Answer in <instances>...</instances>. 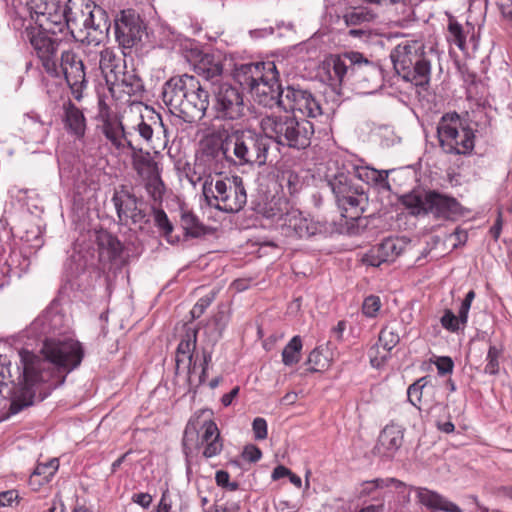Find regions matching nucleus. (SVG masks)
Returning a JSON list of instances; mask_svg holds the SVG:
<instances>
[{
    "mask_svg": "<svg viewBox=\"0 0 512 512\" xmlns=\"http://www.w3.org/2000/svg\"><path fill=\"white\" fill-rule=\"evenodd\" d=\"M162 100L170 112L186 122L200 120L209 106V93L193 75L183 74L165 82Z\"/></svg>",
    "mask_w": 512,
    "mask_h": 512,
    "instance_id": "nucleus-1",
    "label": "nucleus"
},
{
    "mask_svg": "<svg viewBox=\"0 0 512 512\" xmlns=\"http://www.w3.org/2000/svg\"><path fill=\"white\" fill-rule=\"evenodd\" d=\"M234 79L248 89L259 105L280 107L285 88L279 83V73L272 61L245 63L234 69Z\"/></svg>",
    "mask_w": 512,
    "mask_h": 512,
    "instance_id": "nucleus-2",
    "label": "nucleus"
},
{
    "mask_svg": "<svg viewBox=\"0 0 512 512\" xmlns=\"http://www.w3.org/2000/svg\"><path fill=\"white\" fill-rule=\"evenodd\" d=\"M328 73L332 80L339 83L347 78L361 94H373L383 84L381 68L356 51L332 57L328 63Z\"/></svg>",
    "mask_w": 512,
    "mask_h": 512,
    "instance_id": "nucleus-3",
    "label": "nucleus"
},
{
    "mask_svg": "<svg viewBox=\"0 0 512 512\" xmlns=\"http://www.w3.org/2000/svg\"><path fill=\"white\" fill-rule=\"evenodd\" d=\"M44 362L42 370L48 372L49 378L42 382L53 380L49 388L62 385L66 376L76 369L82 362L84 350L81 343L73 338H47L40 350Z\"/></svg>",
    "mask_w": 512,
    "mask_h": 512,
    "instance_id": "nucleus-4",
    "label": "nucleus"
},
{
    "mask_svg": "<svg viewBox=\"0 0 512 512\" xmlns=\"http://www.w3.org/2000/svg\"><path fill=\"white\" fill-rule=\"evenodd\" d=\"M264 216L274 220L282 235L291 239H310L328 231L326 222L316 220L290 206L283 197H273L266 204Z\"/></svg>",
    "mask_w": 512,
    "mask_h": 512,
    "instance_id": "nucleus-5",
    "label": "nucleus"
},
{
    "mask_svg": "<svg viewBox=\"0 0 512 512\" xmlns=\"http://www.w3.org/2000/svg\"><path fill=\"white\" fill-rule=\"evenodd\" d=\"M401 203L413 216L431 214L436 219L455 220L464 215L457 199L435 190H413L401 197Z\"/></svg>",
    "mask_w": 512,
    "mask_h": 512,
    "instance_id": "nucleus-6",
    "label": "nucleus"
},
{
    "mask_svg": "<svg viewBox=\"0 0 512 512\" xmlns=\"http://www.w3.org/2000/svg\"><path fill=\"white\" fill-rule=\"evenodd\" d=\"M228 147L235 164L262 166L267 162L270 141L265 134L251 129H237L228 133Z\"/></svg>",
    "mask_w": 512,
    "mask_h": 512,
    "instance_id": "nucleus-7",
    "label": "nucleus"
},
{
    "mask_svg": "<svg viewBox=\"0 0 512 512\" xmlns=\"http://www.w3.org/2000/svg\"><path fill=\"white\" fill-rule=\"evenodd\" d=\"M202 194L210 207L225 213L239 212L247 202L243 181L238 176L206 182L202 184Z\"/></svg>",
    "mask_w": 512,
    "mask_h": 512,
    "instance_id": "nucleus-8",
    "label": "nucleus"
},
{
    "mask_svg": "<svg viewBox=\"0 0 512 512\" xmlns=\"http://www.w3.org/2000/svg\"><path fill=\"white\" fill-rule=\"evenodd\" d=\"M440 147L447 154L469 155L475 147V134L457 113L443 115L437 126Z\"/></svg>",
    "mask_w": 512,
    "mask_h": 512,
    "instance_id": "nucleus-9",
    "label": "nucleus"
},
{
    "mask_svg": "<svg viewBox=\"0 0 512 512\" xmlns=\"http://www.w3.org/2000/svg\"><path fill=\"white\" fill-rule=\"evenodd\" d=\"M210 415V411H201L188 422L183 436L184 451L190 449L197 434L196 446L203 447L204 457L211 458L221 453L223 442L220 431Z\"/></svg>",
    "mask_w": 512,
    "mask_h": 512,
    "instance_id": "nucleus-10",
    "label": "nucleus"
},
{
    "mask_svg": "<svg viewBox=\"0 0 512 512\" xmlns=\"http://www.w3.org/2000/svg\"><path fill=\"white\" fill-rule=\"evenodd\" d=\"M103 131L111 144L120 151L137 147L138 140L147 142V146L152 144L153 128L144 121L141 114L137 115L132 124H123L120 121L105 122Z\"/></svg>",
    "mask_w": 512,
    "mask_h": 512,
    "instance_id": "nucleus-11",
    "label": "nucleus"
},
{
    "mask_svg": "<svg viewBox=\"0 0 512 512\" xmlns=\"http://www.w3.org/2000/svg\"><path fill=\"white\" fill-rule=\"evenodd\" d=\"M25 38L30 42L45 72L49 75L57 74V63L60 60L59 52L63 48V41L52 30L37 27H26Z\"/></svg>",
    "mask_w": 512,
    "mask_h": 512,
    "instance_id": "nucleus-12",
    "label": "nucleus"
},
{
    "mask_svg": "<svg viewBox=\"0 0 512 512\" xmlns=\"http://www.w3.org/2000/svg\"><path fill=\"white\" fill-rule=\"evenodd\" d=\"M228 132L216 130L200 141V149L196 157L208 165L215 175L222 173L224 161H231L232 155L228 147Z\"/></svg>",
    "mask_w": 512,
    "mask_h": 512,
    "instance_id": "nucleus-13",
    "label": "nucleus"
},
{
    "mask_svg": "<svg viewBox=\"0 0 512 512\" xmlns=\"http://www.w3.org/2000/svg\"><path fill=\"white\" fill-rule=\"evenodd\" d=\"M242 92L229 83L217 84L213 88L212 109L215 117L224 120H237L244 114Z\"/></svg>",
    "mask_w": 512,
    "mask_h": 512,
    "instance_id": "nucleus-14",
    "label": "nucleus"
},
{
    "mask_svg": "<svg viewBox=\"0 0 512 512\" xmlns=\"http://www.w3.org/2000/svg\"><path fill=\"white\" fill-rule=\"evenodd\" d=\"M144 145H147V142L138 140V146L130 148L132 151V165L139 177L145 182L148 193L154 199H157L162 195L163 182L160 178L157 163L149 152L143 150Z\"/></svg>",
    "mask_w": 512,
    "mask_h": 512,
    "instance_id": "nucleus-15",
    "label": "nucleus"
},
{
    "mask_svg": "<svg viewBox=\"0 0 512 512\" xmlns=\"http://www.w3.org/2000/svg\"><path fill=\"white\" fill-rule=\"evenodd\" d=\"M27 5L36 15L37 28L52 30L53 34L66 28V4L62 6L58 0H28Z\"/></svg>",
    "mask_w": 512,
    "mask_h": 512,
    "instance_id": "nucleus-16",
    "label": "nucleus"
},
{
    "mask_svg": "<svg viewBox=\"0 0 512 512\" xmlns=\"http://www.w3.org/2000/svg\"><path fill=\"white\" fill-rule=\"evenodd\" d=\"M52 77L64 76L74 98L82 99L83 90L87 87L85 68L82 60L73 50H62L57 63V74Z\"/></svg>",
    "mask_w": 512,
    "mask_h": 512,
    "instance_id": "nucleus-17",
    "label": "nucleus"
},
{
    "mask_svg": "<svg viewBox=\"0 0 512 512\" xmlns=\"http://www.w3.org/2000/svg\"><path fill=\"white\" fill-rule=\"evenodd\" d=\"M280 107L285 111L298 112L307 118L322 115L320 102L312 92L296 86L285 88Z\"/></svg>",
    "mask_w": 512,
    "mask_h": 512,
    "instance_id": "nucleus-18",
    "label": "nucleus"
},
{
    "mask_svg": "<svg viewBox=\"0 0 512 512\" xmlns=\"http://www.w3.org/2000/svg\"><path fill=\"white\" fill-rule=\"evenodd\" d=\"M115 37L123 49L137 45L145 32L144 23L133 10H123L115 19Z\"/></svg>",
    "mask_w": 512,
    "mask_h": 512,
    "instance_id": "nucleus-19",
    "label": "nucleus"
},
{
    "mask_svg": "<svg viewBox=\"0 0 512 512\" xmlns=\"http://www.w3.org/2000/svg\"><path fill=\"white\" fill-rule=\"evenodd\" d=\"M294 118L295 115L290 114L267 115L261 119L260 127L269 141L273 139L277 144L287 147Z\"/></svg>",
    "mask_w": 512,
    "mask_h": 512,
    "instance_id": "nucleus-20",
    "label": "nucleus"
},
{
    "mask_svg": "<svg viewBox=\"0 0 512 512\" xmlns=\"http://www.w3.org/2000/svg\"><path fill=\"white\" fill-rule=\"evenodd\" d=\"M85 20L82 22V27L86 32L83 42L88 44H99L109 29V21L107 12L100 6L93 4L90 8H85Z\"/></svg>",
    "mask_w": 512,
    "mask_h": 512,
    "instance_id": "nucleus-21",
    "label": "nucleus"
},
{
    "mask_svg": "<svg viewBox=\"0 0 512 512\" xmlns=\"http://www.w3.org/2000/svg\"><path fill=\"white\" fill-rule=\"evenodd\" d=\"M112 203L121 224L126 225L129 221L134 224L145 221L146 214L138 207L137 198L127 190L122 189L115 191L112 197Z\"/></svg>",
    "mask_w": 512,
    "mask_h": 512,
    "instance_id": "nucleus-22",
    "label": "nucleus"
},
{
    "mask_svg": "<svg viewBox=\"0 0 512 512\" xmlns=\"http://www.w3.org/2000/svg\"><path fill=\"white\" fill-rule=\"evenodd\" d=\"M415 492L416 501L419 505L430 512H463V510L454 502L437 491L426 487H408Z\"/></svg>",
    "mask_w": 512,
    "mask_h": 512,
    "instance_id": "nucleus-23",
    "label": "nucleus"
},
{
    "mask_svg": "<svg viewBox=\"0 0 512 512\" xmlns=\"http://www.w3.org/2000/svg\"><path fill=\"white\" fill-rule=\"evenodd\" d=\"M400 336L394 326H385L379 334L378 342L369 351L370 362L379 368L389 358L391 350L399 343Z\"/></svg>",
    "mask_w": 512,
    "mask_h": 512,
    "instance_id": "nucleus-24",
    "label": "nucleus"
},
{
    "mask_svg": "<svg viewBox=\"0 0 512 512\" xmlns=\"http://www.w3.org/2000/svg\"><path fill=\"white\" fill-rule=\"evenodd\" d=\"M212 356L209 352H203L202 360L197 363L194 355H184L176 351V370H180L181 365L188 369V382L190 385L199 387L206 380V371Z\"/></svg>",
    "mask_w": 512,
    "mask_h": 512,
    "instance_id": "nucleus-25",
    "label": "nucleus"
},
{
    "mask_svg": "<svg viewBox=\"0 0 512 512\" xmlns=\"http://www.w3.org/2000/svg\"><path fill=\"white\" fill-rule=\"evenodd\" d=\"M403 430L396 425H387L381 431L374 452L378 456L386 459L394 457L403 443Z\"/></svg>",
    "mask_w": 512,
    "mask_h": 512,
    "instance_id": "nucleus-26",
    "label": "nucleus"
},
{
    "mask_svg": "<svg viewBox=\"0 0 512 512\" xmlns=\"http://www.w3.org/2000/svg\"><path fill=\"white\" fill-rule=\"evenodd\" d=\"M111 95L116 99H122L124 96L136 95L143 90V84L140 77L134 70H125L108 84Z\"/></svg>",
    "mask_w": 512,
    "mask_h": 512,
    "instance_id": "nucleus-27",
    "label": "nucleus"
},
{
    "mask_svg": "<svg viewBox=\"0 0 512 512\" xmlns=\"http://www.w3.org/2000/svg\"><path fill=\"white\" fill-rule=\"evenodd\" d=\"M436 392L437 387L427 377H422L408 387L407 397L420 410L422 406L436 401Z\"/></svg>",
    "mask_w": 512,
    "mask_h": 512,
    "instance_id": "nucleus-28",
    "label": "nucleus"
},
{
    "mask_svg": "<svg viewBox=\"0 0 512 512\" xmlns=\"http://www.w3.org/2000/svg\"><path fill=\"white\" fill-rule=\"evenodd\" d=\"M399 253L396 240L389 238L366 252L362 262L368 266L379 267L382 263L393 261Z\"/></svg>",
    "mask_w": 512,
    "mask_h": 512,
    "instance_id": "nucleus-29",
    "label": "nucleus"
},
{
    "mask_svg": "<svg viewBox=\"0 0 512 512\" xmlns=\"http://www.w3.org/2000/svg\"><path fill=\"white\" fill-rule=\"evenodd\" d=\"M125 58L111 48H105L100 52L99 68L107 85L119 76L126 68Z\"/></svg>",
    "mask_w": 512,
    "mask_h": 512,
    "instance_id": "nucleus-30",
    "label": "nucleus"
},
{
    "mask_svg": "<svg viewBox=\"0 0 512 512\" xmlns=\"http://www.w3.org/2000/svg\"><path fill=\"white\" fill-rule=\"evenodd\" d=\"M314 132V125L311 121L308 119H298L295 116L287 147L297 150L306 149L311 144Z\"/></svg>",
    "mask_w": 512,
    "mask_h": 512,
    "instance_id": "nucleus-31",
    "label": "nucleus"
},
{
    "mask_svg": "<svg viewBox=\"0 0 512 512\" xmlns=\"http://www.w3.org/2000/svg\"><path fill=\"white\" fill-rule=\"evenodd\" d=\"M63 123L66 131L77 139L84 136L86 131V118L80 108L68 101L63 105Z\"/></svg>",
    "mask_w": 512,
    "mask_h": 512,
    "instance_id": "nucleus-32",
    "label": "nucleus"
},
{
    "mask_svg": "<svg viewBox=\"0 0 512 512\" xmlns=\"http://www.w3.org/2000/svg\"><path fill=\"white\" fill-rule=\"evenodd\" d=\"M420 55L415 45L399 44L392 51L391 60L397 73L403 76Z\"/></svg>",
    "mask_w": 512,
    "mask_h": 512,
    "instance_id": "nucleus-33",
    "label": "nucleus"
},
{
    "mask_svg": "<svg viewBox=\"0 0 512 512\" xmlns=\"http://www.w3.org/2000/svg\"><path fill=\"white\" fill-rule=\"evenodd\" d=\"M99 257L102 261L112 262L121 258L123 245L119 239L108 232L98 235Z\"/></svg>",
    "mask_w": 512,
    "mask_h": 512,
    "instance_id": "nucleus-34",
    "label": "nucleus"
},
{
    "mask_svg": "<svg viewBox=\"0 0 512 512\" xmlns=\"http://www.w3.org/2000/svg\"><path fill=\"white\" fill-rule=\"evenodd\" d=\"M195 70L206 81H210L214 88L217 84L223 83L220 81L223 72L222 64L211 55L206 54L201 57Z\"/></svg>",
    "mask_w": 512,
    "mask_h": 512,
    "instance_id": "nucleus-35",
    "label": "nucleus"
},
{
    "mask_svg": "<svg viewBox=\"0 0 512 512\" xmlns=\"http://www.w3.org/2000/svg\"><path fill=\"white\" fill-rule=\"evenodd\" d=\"M94 2L90 0H68L66 2V28L73 30L85 20V8H92Z\"/></svg>",
    "mask_w": 512,
    "mask_h": 512,
    "instance_id": "nucleus-36",
    "label": "nucleus"
},
{
    "mask_svg": "<svg viewBox=\"0 0 512 512\" xmlns=\"http://www.w3.org/2000/svg\"><path fill=\"white\" fill-rule=\"evenodd\" d=\"M58 468L59 462L56 458L45 463H39L30 476L29 485L33 490H37L40 486L50 482Z\"/></svg>",
    "mask_w": 512,
    "mask_h": 512,
    "instance_id": "nucleus-37",
    "label": "nucleus"
},
{
    "mask_svg": "<svg viewBox=\"0 0 512 512\" xmlns=\"http://www.w3.org/2000/svg\"><path fill=\"white\" fill-rule=\"evenodd\" d=\"M431 65L421 54L417 61L413 62L412 68H409L403 78L414 83L416 86H423L429 82Z\"/></svg>",
    "mask_w": 512,
    "mask_h": 512,
    "instance_id": "nucleus-38",
    "label": "nucleus"
},
{
    "mask_svg": "<svg viewBox=\"0 0 512 512\" xmlns=\"http://www.w3.org/2000/svg\"><path fill=\"white\" fill-rule=\"evenodd\" d=\"M393 486L396 490L399 492H403V490L407 489V485L393 477L388 478H376L373 480L364 481L360 484L359 488V495L361 497L363 496H370L373 494L376 490L385 489L388 487Z\"/></svg>",
    "mask_w": 512,
    "mask_h": 512,
    "instance_id": "nucleus-39",
    "label": "nucleus"
},
{
    "mask_svg": "<svg viewBox=\"0 0 512 512\" xmlns=\"http://www.w3.org/2000/svg\"><path fill=\"white\" fill-rule=\"evenodd\" d=\"M49 128L50 123L40 121L34 116L28 115L24 121L26 137L29 141L34 143L44 142L49 134Z\"/></svg>",
    "mask_w": 512,
    "mask_h": 512,
    "instance_id": "nucleus-40",
    "label": "nucleus"
},
{
    "mask_svg": "<svg viewBox=\"0 0 512 512\" xmlns=\"http://www.w3.org/2000/svg\"><path fill=\"white\" fill-rule=\"evenodd\" d=\"M328 185L335 195L338 204L343 201L344 198L350 193H355V189L358 187L352 185L348 176L343 172L338 173L333 178H331L328 181Z\"/></svg>",
    "mask_w": 512,
    "mask_h": 512,
    "instance_id": "nucleus-41",
    "label": "nucleus"
},
{
    "mask_svg": "<svg viewBox=\"0 0 512 512\" xmlns=\"http://www.w3.org/2000/svg\"><path fill=\"white\" fill-rule=\"evenodd\" d=\"M208 168L207 164L196 157L193 166L189 167L186 173L188 181L193 186H196L200 182H203V184L206 182H214L213 175H215V172Z\"/></svg>",
    "mask_w": 512,
    "mask_h": 512,
    "instance_id": "nucleus-42",
    "label": "nucleus"
},
{
    "mask_svg": "<svg viewBox=\"0 0 512 512\" xmlns=\"http://www.w3.org/2000/svg\"><path fill=\"white\" fill-rule=\"evenodd\" d=\"M153 214L155 226L167 242L171 244L178 242L179 238L173 235L174 228L167 214L162 209H155Z\"/></svg>",
    "mask_w": 512,
    "mask_h": 512,
    "instance_id": "nucleus-43",
    "label": "nucleus"
},
{
    "mask_svg": "<svg viewBox=\"0 0 512 512\" xmlns=\"http://www.w3.org/2000/svg\"><path fill=\"white\" fill-rule=\"evenodd\" d=\"M61 320L62 317L58 314H45L32 322L30 330L37 334H46L54 331Z\"/></svg>",
    "mask_w": 512,
    "mask_h": 512,
    "instance_id": "nucleus-44",
    "label": "nucleus"
},
{
    "mask_svg": "<svg viewBox=\"0 0 512 512\" xmlns=\"http://www.w3.org/2000/svg\"><path fill=\"white\" fill-rule=\"evenodd\" d=\"M302 350L301 337L294 336L284 347L282 351V362L286 366H291L300 361Z\"/></svg>",
    "mask_w": 512,
    "mask_h": 512,
    "instance_id": "nucleus-45",
    "label": "nucleus"
},
{
    "mask_svg": "<svg viewBox=\"0 0 512 512\" xmlns=\"http://www.w3.org/2000/svg\"><path fill=\"white\" fill-rule=\"evenodd\" d=\"M180 223L181 227L187 235L197 237L202 232V228L197 216H195L190 211H181Z\"/></svg>",
    "mask_w": 512,
    "mask_h": 512,
    "instance_id": "nucleus-46",
    "label": "nucleus"
},
{
    "mask_svg": "<svg viewBox=\"0 0 512 512\" xmlns=\"http://www.w3.org/2000/svg\"><path fill=\"white\" fill-rule=\"evenodd\" d=\"M447 39L449 42L454 43L459 49L464 50L466 36L463 32L462 25L452 16H449Z\"/></svg>",
    "mask_w": 512,
    "mask_h": 512,
    "instance_id": "nucleus-47",
    "label": "nucleus"
},
{
    "mask_svg": "<svg viewBox=\"0 0 512 512\" xmlns=\"http://www.w3.org/2000/svg\"><path fill=\"white\" fill-rule=\"evenodd\" d=\"M358 177L362 181L374 184H383L387 181L388 171L377 170L370 167H363L358 170Z\"/></svg>",
    "mask_w": 512,
    "mask_h": 512,
    "instance_id": "nucleus-48",
    "label": "nucleus"
},
{
    "mask_svg": "<svg viewBox=\"0 0 512 512\" xmlns=\"http://www.w3.org/2000/svg\"><path fill=\"white\" fill-rule=\"evenodd\" d=\"M502 356V350L494 345H491L488 349L486 356V365L484 372L490 375H496L500 369V358Z\"/></svg>",
    "mask_w": 512,
    "mask_h": 512,
    "instance_id": "nucleus-49",
    "label": "nucleus"
},
{
    "mask_svg": "<svg viewBox=\"0 0 512 512\" xmlns=\"http://www.w3.org/2000/svg\"><path fill=\"white\" fill-rule=\"evenodd\" d=\"M367 197L364 194V191L361 187H357L355 189V193H350L348 196L344 198L338 205L345 210L349 208H358L363 202H365Z\"/></svg>",
    "mask_w": 512,
    "mask_h": 512,
    "instance_id": "nucleus-50",
    "label": "nucleus"
},
{
    "mask_svg": "<svg viewBox=\"0 0 512 512\" xmlns=\"http://www.w3.org/2000/svg\"><path fill=\"white\" fill-rule=\"evenodd\" d=\"M440 323L444 329L449 332H457L462 326V321L455 315L452 310L446 309L440 318Z\"/></svg>",
    "mask_w": 512,
    "mask_h": 512,
    "instance_id": "nucleus-51",
    "label": "nucleus"
},
{
    "mask_svg": "<svg viewBox=\"0 0 512 512\" xmlns=\"http://www.w3.org/2000/svg\"><path fill=\"white\" fill-rule=\"evenodd\" d=\"M196 348V332H188L178 344L177 351L184 355H193Z\"/></svg>",
    "mask_w": 512,
    "mask_h": 512,
    "instance_id": "nucleus-52",
    "label": "nucleus"
},
{
    "mask_svg": "<svg viewBox=\"0 0 512 512\" xmlns=\"http://www.w3.org/2000/svg\"><path fill=\"white\" fill-rule=\"evenodd\" d=\"M381 308V300L378 296L370 295L364 299L362 305L363 314L367 317H375Z\"/></svg>",
    "mask_w": 512,
    "mask_h": 512,
    "instance_id": "nucleus-53",
    "label": "nucleus"
},
{
    "mask_svg": "<svg viewBox=\"0 0 512 512\" xmlns=\"http://www.w3.org/2000/svg\"><path fill=\"white\" fill-rule=\"evenodd\" d=\"M216 293L214 291H211L209 294L201 297L196 304L193 306L191 310V314L193 318L200 317L204 311L211 305V303L215 299Z\"/></svg>",
    "mask_w": 512,
    "mask_h": 512,
    "instance_id": "nucleus-54",
    "label": "nucleus"
},
{
    "mask_svg": "<svg viewBox=\"0 0 512 512\" xmlns=\"http://www.w3.org/2000/svg\"><path fill=\"white\" fill-rule=\"evenodd\" d=\"M281 181L286 183L291 194L297 192L300 187V178L292 171L283 172Z\"/></svg>",
    "mask_w": 512,
    "mask_h": 512,
    "instance_id": "nucleus-55",
    "label": "nucleus"
},
{
    "mask_svg": "<svg viewBox=\"0 0 512 512\" xmlns=\"http://www.w3.org/2000/svg\"><path fill=\"white\" fill-rule=\"evenodd\" d=\"M308 363L313 365L312 369L314 371H318L326 367L327 360L323 357L321 351L318 348H315L308 356Z\"/></svg>",
    "mask_w": 512,
    "mask_h": 512,
    "instance_id": "nucleus-56",
    "label": "nucleus"
},
{
    "mask_svg": "<svg viewBox=\"0 0 512 512\" xmlns=\"http://www.w3.org/2000/svg\"><path fill=\"white\" fill-rule=\"evenodd\" d=\"M252 429L256 440H264L267 438V422L264 418H255L252 423Z\"/></svg>",
    "mask_w": 512,
    "mask_h": 512,
    "instance_id": "nucleus-57",
    "label": "nucleus"
},
{
    "mask_svg": "<svg viewBox=\"0 0 512 512\" xmlns=\"http://www.w3.org/2000/svg\"><path fill=\"white\" fill-rule=\"evenodd\" d=\"M230 476L229 473L223 470H219L216 472L215 480L218 486L229 488L231 491H235L238 488V484L236 482H229Z\"/></svg>",
    "mask_w": 512,
    "mask_h": 512,
    "instance_id": "nucleus-58",
    "label": "nucleus"
},
{
    "mask_svg": "<svg viewBox=\"0 0 512 512\" xmlns=\"http://www.w3.org/2000/svg\"><path fill=\"white\" fill-rule=\"evenodd\" d=\"M261 456V450L255 445H247L242 452L243 459L251 463L257 462Z\"/></svg>",
    "mask_w": 512,
    "mask_h": 512,
    "instance_id": "nucleus-59",
    "label": "nucleus"
},
{
    "mask_svg": "<svg viewBox=\"0 0 512 512\" xmlns=\"http://www.w3.org/2000/svg\"><path fill=\"white\" fill-rule=\"evenodd\" d=\"M301 505L298 502H291L285 499H279L275 502L277 512H297Z\"/></svg>",
    "mask_w": 512,
    "mask_h": 512,
    "instance_id": "nucleus-60",
    "label": "nucleus"
},
{
    "mask_svg": "<svg viewBox=\"0 0 512 512\" xmlns=\"http://www.w3.org/2000/svg\"><path fill=\"white\" fill-rule=\"evenodd\" d=\"M453 366L454 364L450 357H439L436 361V367L441 375L452 372Z\"/></svg>",
    "mask_w": 512,
    "mask_h": 512,
    "instance_id": "nucleus-61",
    "label": "nucleus"
},
{
    "mask_svg": "<svg viewBox=\"0 0 512 512\" xmlns=\"http://www.w3.org/2000/svg\"><path fill=\"white\" fill-rule=\"evenodd\" d=\"M18 499V493L15 490H8L0 493V507L11 506Z\"/></svg>",
    "mask_w": 512,
    "mask_h": 512,
    "instance_id": "nucleus-62",
    "label": "nucleus"
},
{
    "mask_svg": "<svg viewBox=\"0 0 512 512\" xmlns=\"http://www.w3.org/2000/svg\"><path fill=\"white\" fill-rule=\"evenodd\" d=\"M365 19L362 12L352 11L344 16V20L348 26L360 24Z\"/></svg>",
    "mask_w": 512,
    "mask_h": 512,
    "instance_id": "nucleus-63",
    "label": "nucleus"
},
{
    "mask_svg": "<svg viewBox=\"0 0 512 512\" xmlns=\"http://www.w3.org/2000/svg\"><path fill=\"white\" fill-rule=\"evenodd\" d=\"M228 321H229V316H228V314L225 311H219L214 316L215 325H216V327H217V329L219 330L220 333L226 327Z\"/></svg>",
    "mask_w": 512,
    "mask_h": 512,
    "instance_id": "nucleus-64",
    "label": "nucleus"
}]
</instances>
